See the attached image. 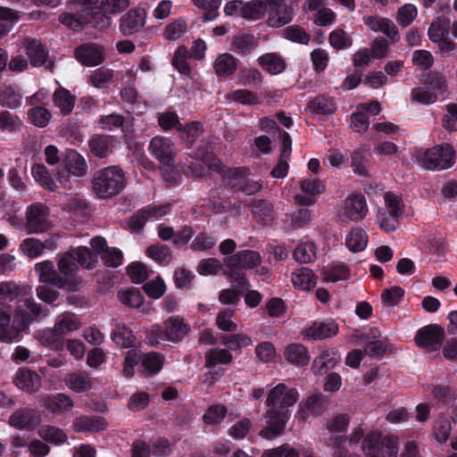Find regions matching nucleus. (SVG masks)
Returning a JSON list of instances; mask_svg holds the SVG:
<instances>
[{"label":"nucleus","mask_w":457,"mask_h":457,"mask_svg":"<svg viewBox=\"0 0 457 457\" xmlns=\"http://www.w3.org/2000/svg\"><path fill=\"white\" fill-rule=\"evenodd\" d=\"M126 186L123 171L117 166H110L95 173L92 189L100 198L118 195Z\"/></svg>","instance_id":"obj_1"},{"label":"nucleus","mask_w":457,"mask_h":457,"mask_svg":"<svg viewBox=\"0 0 457 457\" xmlns=\"http://www.w3.org/2000/svg\"><path fill=\"white\" fill-rule=\"evenodd\" d=\"M190 331V326L179 316H171L163 322V327L154 325L147 333L151 345L157 346L162 342L178 343Z\"/></svg>","instance_id":"obj_2"},{"label":"nucleus","mask_w":457,"mask_h":457,"mask_svg":"<svg viewBox=\"0 0 457 457\" xmlns=\"http://www.w3.org/2000/svg\"><path fill=\"white\" fill-rule=\"evenodd\" d=\"M417 160L425 170H443L453 165L455 153L449 144L438 145L420 153Z\"/></svg>","instance_id":"obj_3"},{"label":"nucleus","mask_w":457,"mask_h":457,"mask_svg":"<svg viewBox=\"0 0 457 457\" xmlns=\"http://www.w3.org/2000/svg\"><path fill=\"white\" fill-rule=\"evenodd\" d=\"M384 200L385 207L378 209L377 221L381 229L389 233L399 226V218L403 212L404 204L400 196L389 192L385 194Z\"/></svg>","instance_id":"obj_4"},{"label":"nucleus","mask_w":457,"mask_h":457,"mask_svg":"<svg viewBox=\"0 0 457 457\" xmlns=\"http://www.w3.org/2000/svg\"><path fill=\"white\" fill-rule=\"evenodd\" d=\"M25 229L29 234H42L53 228L50 210L42 203L29 205L25 212Z\"/></svg>","instance_id":"obj_5"},{"label":"nucleus","mask_w":457,"mask_h":457,"mask_svg":"<svg viewBox=\"0 0 457 457\" xmlns=\"http://www.w3.org/2000/svg\"><path fill=\"white\" fill-rule=\"evenodd\" d=\"M248 170L244 167L227 169L222 170V178L231 188L241 191L246 195H252L259 192L262 185L247 179Z\"/></svg>","instance_id":"obj_6"},{"label":"nucleus","mask_w":457,"mask_h":457,"mask_svg":"<svg viewBox=\"0 0 457 457\" xmlns=\"http://www.w3.org/2000/svg\"><path fill=\"white\" fill-rule=\"evenodd\" d=\"M368 213V205L365 197L361 195L352 194L345 197L338 216L343 221L358 222L363 220Z\"/></svg>","instance_id":"obj_7"},{"label":"nucleus","mask_w":457,"mask_h":457,"mask_svg":"<svg viewBox=\"0 0 457 457\" xmlns=\"http://www.w3.org/2000/svg\"><path fill=\"white\" fill-rule=\"evenodd\" d=\"M445 338V330L436 324L421 328L415 336V343L428 352L438 350Z\"/></svg>","instance_id":"obj_8"},{"label":"nucleus","mask_w":457,"mask_h":457,"mask_svg":"<svg viewBox=\"0 0 457 457\" xmlns=\"http://www.w3.org/2000/svg\"><path fill=\"white\" fill-rule=\"evenodd\" d=\"M299 394L295 388H288L280 383L273 387L268 394L266 404L274 409H287L298 400Z\"/></svg>","instance_id":"obj_9"},{"label":"nucleus","mask_w":457,"mask_h":457,"mask_svg":"<svg viewBox=\"0 0 457 457\" xmlns=\"http://www.w3.org/2000/svg\"><path fill=\"white\" fill-rule=\"evenodd\" d=\"M328 405L326 397L321 393L315 392L299 403L297 415L302 420H306L309 415L317 418L327 411Z\"/></svg>","instance_id":"obj_10"},{"label":"nucleus","mask_w":457,"mask_h":457,"mask_svg":"<svg viewBox=\"0 0 457 457\" xmlns=\"http://www.w3.org/2000/svg\"><path fill=\"white\" fill-rule=\"evenodd\" d=\"M146 11L141 7L130 9L125 12L119 21V29L120 33L125 37H129L145 25Z\"/></svg>","instance_id":"obj_11"},{"label":"nucleus","mask_w":457,"mask_h":457,"mask_svg":"<svg viewBox=\"0 0 457 457\" xmlns=\"http://www.w3.org/2000/svg\"><path fill=\"white\" fill-rule=\"evenodd\" d=\"M380 111L381 107L378 101H372L370 104H360L357 105V111L351 115V128L358 133L365 132L370 126L367 113L375 116Z\"/></svg>","instance_id":"obj_12"},{"label":"nucleus","mask_w":457,"mask_h":457,"mask_svg":"<svg viewBox=\"0 0 457 457\" xmlns=\"http://www.w3.org/2000/svg\"><path fill=\"white\" fill-rule=\"evenodd\" d=\"M76 59L86 66H97L104 61V48L96 43H85L74 51Z\"/></svg>","instance_id":"obj_13"},{"label":"nucleus","mask_w":457,"mask_h":457,"mask_svg":"<svg viewBox=\"0 0 457 457\" xmlns=\"http://www.w3.org/2000/svg\"><path fill=\"white\" fill-rule=\"evenodd\" d=\"M151 154L163 165H170L175 158V146L171 139L164 137H154L149 145Z\"/></svg>","instance_id":"obj_14"},{"label":"nucleus","mask_w":457,"mask_h":457,"mask_svg":"<svg viewBox=\"0 0 457 457\" xmlns=\"http://www.w3.org/2000/svg\"><path fill=\"white\" fill-rule=\"evenodd\" d=\"M30 321V314L24 308V304L19 305L14 312L12 330L0 329V340L7 343L18 340L19 332L27 328Z\"/></svg>","instance_id":"obj_15"},{"label":"nucleus","mask_w":457,"mask_h":457,"mask_svg":"<svg viewBox=\"0 0 457 457\" xmlns=\"http://www.w3.org/2000/svg\"><path fill=\"white\" fill-rule=\"evenodd\" d=\"M268 24L273 28H280L292 20V9L288 7L284 0H269Z\"/></svg>","instance_id":"obj_16"},{"label":"nucleus","mask_w":457,"mask_h":457,"mask_svg":"<svg viewBox=\"0 0 457 457\" xmlns=\"http://www.w3.org/2000/svg\"><path fill=\"white\" fill-rule=\"evenodd\" d=\"M266 418L268 426L260 431V435L266 438H273L280 435L288 419L287 411L274 408L267 411Z\"/></svg>","instance_id":"obj_17"},{"label":"nucleus","mask_w":457,"mask_h":457,"mask_svg":"<svg viewBox=\"0 0 457 457\" xmlns=\"http://www.w3.org/2000/svg\"><path fill=\"white\" fill-rule=\"evenodd\" d=\"M363 21L372 31L385 34L392 43L399 41L398 29L391 20L379 15H373L364 17Z\"/></svg>","instance_id":"obj_18"},{"label":"nucleus","mask_w":457,"mask_h":457,"mask_svg":"<svg viewBox=\"0 0 457 457\" xmlns=\"http://www.w3.org/2000/svg\"><path fill=\"white\" fill-rule=\"evenodd\" d=\"M8 423L17 429L32 430L40 423V417L33 409H20L10 416Z\"/></svg>","instance_id":"obj_19"},{"label":"nucleus","mask_w":457,"mask_h":457,"mask_svg":"<svg viewBox=\"0 0 457 457\" xmlns=\"http://www.w3.org/2000/svg\"><path fill=\"white\" fill-rule=\"evenodd\" d=\"M226 266L229 268H243L245 270L253 269L262 262V257L256 251H239L234 255L225 259Z\"/></svg>","instance_id":"obj_20"},{"label":"nucleus","mask_w":457,"mask_h":457,"mask_svg":"<svg viewBox=\"0 0 457 457\" xmlns=\"http://www.w3.org/2000/svg\"><path fill=\"white\" fill-rule=\"evenodd\" d=\"M13 383L20 389L32 394L41 387V378L37 372L29 369L21 368L13 378Z\"/></svg>","instance_id":"obj_21"},{"label":"nucleus","mask_w":457,"mask_h":457,"mask_svg":"<svg viewBox=\"0 0 457 457\" xmlns=\"http://www.w3.org/2000/svg\"><path fill=\"white\" fill-rule=\"evenodd\" d=\"M35 270L43 283L51 284L59 288L66 287L67 279L57 274L54 263L50 261L38 262L35 265Z\"/></svg>","instance_id":"obj_22"},{"label":"nucleus","mask_w":457,"mask_h":457,"mask_svg":"<svg viewBox=\"0 0 457 457\" xmlns=\"http://www.w3.org/2000/svg\"><path fill=\"white\" fill-rule=\"evenodd\" d=\"M58 270L62 274L61 277L67 279L66 287L72 291L79 289L80 280L73 278L69 280V278L73 276L79 270L75 259L71 256V253L67 252L58 262Z\"/></svg>","instance_id":"obj_23"},{"label":"nucleus","mask_w":457,"mask_h":457,"mask_svg":"<svg viewBox=\"0 0 457 457\" xmlns=\"http://www.w3.org/2000/svg\"><path fill=\"white\" fill-rule=\"evenodd\" d=\"M338 327L332 320L315 321L311 327L304 329L303 335L314 340H321L337 335Z\"/></svg>","instance_id":"obj_24"},{"label":"nucleus","mask_w":457,"mask_h":457,"mask_svg":"<svg viewBox=\"0 0 457 457\" xmlns=\"http://www.w3.org/2000/svg\"><path fill=\"white\" fill-rule=\"evenodd\" d=\"M43 407L53 414H62L73 407V402L65 394L46 396L42 402Z\"/></svg>","instance_id":"obj_25"},{"label":"nucleus","mask_w":457,"mask_h":457,"mask_svg":"<svg viewBox=\"0 0 457 457\" xmlns=\"http://www.w3.org/2000/svg\"><path fill=\"white\" fill-rule=\"evenodd\" d=\"M79 327L80 322L78 317L72 312H65L56 317L53 335L58 337L67 335Z\"/></svg>","instance_id":"obj_26"},{"label":"nucleus","mask_w":457,"mask_h":457,"mask_svg":"<svg viewBox=\"0 0 457 457\" xmlns=\"http://www.w3.org/2000/svg\"><path fill=\"white\" fill-rule=\"evenodd\" d=\"M23 46L26 50L31 65L35 67L42 66L47 58V53L40 41L36 38H25Z\"/></svg>","instance_id":"obj_27"},{"label":"nucleus","mask_w":457,"mask_h":457,"mask_svg":"<svg viewBox=\"0 0 457 457\" xmlns=\"http://www.w3.org/2000/svg\"><path fill=\"white\" fill-rule=\"evenodd\" d=\"M90 152L99 157L105 158L112 153V137L106 135H94L88 141Z\"/></svg>","instance_id":"obj_28"},{"label":"nucleus","mask_w":457,"mask_h":457,"mask_svg":"<svg viewBox=\"0 0 457 457\" xmlns=\"http://www.w3.org/2000/svg\"><path fill=\"white\" fill-rule=\"evenodd\" d=\"M73 429L77 432H98L106 428V422L99 417L81 416L74 420Z\"/></svg>","instance_id":"obj_29"},{"label":"nucleus","mask_w":457,"mask_h":457,"mask_svg":"<svg viewBox=\"0 0 457 457\" xmlns=\"http://www.w3.org/2000/svg\"><path fill=\"white\" fill-rule=\"evenodd\" d=\"M258 64L267 72L277 75L286 70V62L277 53H268L258 58Z\"/></svg>","instance_id":"obj_30"},{"label":"nucleus","mask_w":457,"mask_h":457,"mask_svg":"<svg viewBox=\"0 0 457 457\" xmlns=\"http://www.w3.org/2000/svg\"><path fill=\"white\" fill-rule=\"evenodd\" d=\"M291 281L293 285L303 290H310L317 283V278L312 270L306 267H301L292 273Z\"/></svg>","instance_id":"obj_31"},{"label":"nucleus","mask_w":457,"mask_h":457,"mask_svg":"<svg viewBox=\"0 0 457 457\" xmlns=\"http://www.w3.org/2000/svg\"><path fill=\"white\" fill-rule=\"evenodd\" d=\"M370 154L368 149L359 147L355 149L351 154V167L354 173L367 177L369 175L368 163L370 161Z\"/></svg>","instance_id":"obj_32"},{"label":"nucleus","mask_w":457,"mask_h":457,"mask_svg":"<svg viewBox=\"0 0 457 457\" xmlns=\"http://www.w3.org/2000/svg\"><path fill=\"white\" fill-rule=\"evenodd\" d=\"M285 358L297 366L307 365L311 359L307 348L301 344L289 345L285 351Z\"/></svg>","instance_id":"obj_33"},{"label":"nucleus","mask_w":457,"mask_h":457,"mask_svg":"<svg viewBox=\"0 0 457 457\" xmlns=\"http://www.w3.org/2000/svg\"><path fill=\"white\" fill-rule=\"evenodd\" d=\"M338 361L339 355L337 353L325 351L314 359L312 369L315 374L321 375L333 369Z\"/></svg>","instance_id":"obj_34"},{"label":"nucleus","mask_w":457,"mask_h":457,"mask_svg":"<svg viewBox=\"0 0 457 457\" xmlns=\"http://www.w3.org/2000/svg\"><path fill=\"white\" fill-rule=\"evenodd\" d=\"M236 58L228 53L220 54L213 62L215 73L219 77H228L237 71Z\"/></svg>","instance_id":"obj_35"},{"label":"nucleus","mask_w":457,"mask_h":457,"mask_svg":"<svg viewBox=\"0 0 457 457\" xmlns=\"http://www.w3.org/2000/svg\"><path fill=\"white\" fill-rule=\"evenodd\" d=\"M112 340L121 348H130L135 345L136 337L125 324L117 323L112 333Z\"/></svg>","instance_id":"obj_36"},{"label":"nucleus","mask_w":457,"mask_h":457,"mask_svg":"<svg viewBox=\"0 0 457 457\" xmlns=\"http://www.w3.org/2000/svg\"><path fill=\"white\" fill-rule=\"evenodd\" d=\"M76 97L69 90L59 87L53 95V102L64 115L70 114L75 105Z\"/></svg>","instance_id":"obj_37"},{"label":"nucleus","mask_w":457,"mask_h":457,"mask_svg":"<svg viewBox=\"0 0 457 457\" xmlns=\"http://www.w3.org/2000/svg\"><path fill=\"white\" fill-rule=\"evenodd\" d=\"M451 21L445 16L437 17L428 29V35L432 42L442 41L449 33Z\"/></svg>","instance_id":"obj_38"},{"label":"nucleus","mask_w":457,"mask_h":457,"mask_svg":"<svg viewBox=\"0 0 457 457\" xmlns=\"http://www.w3.org/2000/svg\"><path fill=\"white\" fill-rule=\"evenodd\" d=\"M205 366L208 368L215 367L219 364H228L233 357L229 350L223 348H212L205 353Z\"/></svg>","instance_id":"obj_39"},{"label":"nucleus","mask_w":457,"mask_h":457,"mask_svg":"<svg viewBox=\"0 0 457 457\" xmlns=\"http://www.w3.org/2000/svg\"><path fill=\"white\" fill-rule=\"evenodd\" d=\"M269 3V0H253L245 3L243 17L250 20L261 19L267 12Z\"/></svg>","instance_id":"obj_40"},{"label":"nucleus","mask_w":457,"mask_h":457,"mask_svg":"<svg viewBox=\"0 0 457 457\" xmlns=\"http://www.w3.org/2000/svg\"><path fill=\"white\" fill-rule=\"evenodd\" d=\"M69 252L71 256L86 269H93L97 262V257L87 246H78L71 249Z\"/></svg>","instance_id":"obj_41"},{"label":"nucleus","mask_w":457,"mask_h":457,"mask_svg":"<svg viewBox=\"0 0 457 457\" xmlns=\"http://www.w3.org/2000/svg\"><path fill=\"white\" fill-rule=\"evenodd\" d=\"M119 300L125 305L137 308L145 313H148L150 307L143 304V295L138 291L123 290L118 293Z\"/></svg>","instance_id":"obj_42"},{"label":"nucleus","mask_w":457,"mask_h":457,"mask_svg":"<svg viewBox=\"0 0 457 457\" xmlns=\"http://www.w3.org/2000/svg\"><path fill=\"white\" fill-rule=\"evenodd\" d=\"M66 167L71 174L77 177L84 176L87 170L85 159L76 151H70L67 154Z\"/></svg>","instance_id":"obj_43"},{"label":"nucleus","mask_w":457,"mask_h":457,"mask_svg":"<svg viewBox=\"0 0 457 457\" xmlns=\"http://www.w3.org/2000/svg\"><path fill=\"white\" fill-rule=\"evenodd\" d=\"M368 243V236L366 232L360 228H353L346 237V245L353 252L362 251Z\"/></svg>","instance_id":"obj_44"},{"label":"nucleus","mask_w":457,"mask_h":457,"mask_svg":"<svg viewBox=\"0 0 457 457\" xmlns=\"http://www.w3.org/2000/svg\"><path fill=\"white\" fill-rule=\"evenodd\" d=\"M254 216L258 221L263 225L270 224L273 219V208L270 202L266 200H259L253 204Z\"/></svg>","instance_id":"obj_45"},{"label":"nucleus","mask_w":457,"mask_h":457,"mask_svg":"<svg viewBox=\"0 0 457 457\" xmlns=\"http://www.w3.org/2000/svg\"><path fill=\"white\" fill-rule=\"evenodd\" d=\"M52 118L49 110L43 106H36L29 110L28 119L31 124L37 128H46Z\"/></svg>","instance_id":"obj_46"},{"label":"nucleus","mask_w":457,"mask_h":457,"mask_svg":"<svg viewBox=\"0 0 457 457\" xmlns=\"http://www.w3.org/2000/svg\"><path fill=\"white\" fill-rule=\"evenodd\" d=\"M87 19L88 18L87 15L82 16L79 13L77 14L74 12L71 13H62L59 16V21L74 31L81 30L87 25H88Z\"/></svg>","instance_id":"obj_47"},{"label":"nucleus","mask_w":457,"mask_h":457,"mask_svg":"<svg viewBox=\"0 0 457 457\" xmlns=\"http://www.w3.org/2000/svg\"><path fill=\"white\" fill-rule=\"evenodd\" d=\"M66 385L74 392H85L92 387L89 376L83 373H72L66 379Z\"/></svg>","instance_id":"obj_48"},{"label":"nucleus","mask_w":457,"mask_h":457,"mask_svg":"<svg viewBox=\"0 0 457 457\" xmlns=\"http://www.w3.org/2000/svg\"><path fill=\"white\" fill-rule=\"evenodd\" d=\"M255 46L256 40L250 34L237 35L232 40V50L239 54L249 53Z\"/></svg>","instance_id":"obj_49"},{"label":"nucleus","mask_w":457,"mask_h":457,"mask_svg":"<svg viewBox=\"0 0 457 457\" xmlns=\"http://www.w3.org/2000/svg\"><path fill=\"white\" fill-rule=\"evenodd\" d=\"M37 434L42 439L54 444H62L67 439L66 434L61 428L49 425L40 427Z\"/></svg>","instance_id":"obj_50"},{"label":"nucleus","mask_w":457,"mask_h":457,"mask_svg":"<svg viewBox=\"0 0 457 457\" xmlns=\"http://www.w3.org/2000/svg\"><path fill=\"white\" fill-rule=\"evenodd\" d=\"M146 254L149 258L160 264L169 263L172 259L170 248L163 245H153L146 248Z\"/></svg>","instance_id":"obj_51"},{"label":"nucleus","mask_w":457,"mask_h":457,"mask_svg":"<svg viewBox=\"0 0 457 457\" xmlns=\"http://www.w3.org/2000/svg\"><path fill=\"white\" fill-rule=\"evenodd\" d=\"M220 343L224 345H228L231 351H237L243 347H246L253 344L251 337L245 334H233L229 336H224L220 339Z\"/></svg>","instance_id":"obj_52"},{"label":"nucleus","mask_w":457,"mask_h":457,"mask_svg":"<svg viewBox=\"0 0 457 457\" xmlns=\"http://www.w3.org/2000/svg\"><path fill=\"white\" fill-rule=\"evenodd\" d=\"M383 436L379 433L368 434L362 442V450L367 456L378 457Z\"/></svg>","instance_id":"obj_53"},{"label":"nucleus","mask_w":457,"mask_h":457,"mask_svg":"<svg viewBox=\"0 0 457 457\" xmlns=\"http://www.w3.org/2000/svg\"><path fill=\"white\" fill-rule=\"evenodd\" d=\"M350 276V270L345 264H336L322 272V278L328 282H337L345 280Z\"/></svg>","instance_id":"obj_54"},{"label":"nucleus","mask_w":457,"mask_h":457,"mask_svg":"<svg viewBox=\"0 0 457 457\" xmlns=\"http://www.w3.org/2000/svg\"><path fill=\"white\" fill-rule=\"evenodd\" d=\"M189 57L188 49L187 46H179L178 49L174 53V56L172 59V65L175 69L181 74L189 75L190 74V67L187 61Z\"/></svg>","instance_id":"obj_55"},{"label":"nucleus","mask_w":457,"mask_h":457,"mask_svg":"<svg viewBox=\"0 0 457 457\" xmlns=\"http://www.w3.org/2000/svg\"><path fill=\"white\" fill-rule=\"evenodd\" d=\"M22 127L20 117L9 111L0 112V129L14 132Z\"/></svg>","instance_id":"obj_56"},{"label":"nucleus","mask_w":457,"mask_h":457,"mask_svg":"<svg viewBox=\"0 0 457 457\" xmlns=\"http://www.w3.org/2000/svg\"><path fill=\"white\" fill-rule=\"evenodd\" d=\"M187 24L185 20L179 18L170 24L164 29L163 35L167 40H177L180 38L187 31Z\"/></svg>","instance_id":"obj_57"},{"label":"nucleus","mask_w":457,"mask_h":457,"mask_svg":"<svg viewBox=\"0 0 457 457\" xmlns=\"http://www.w3.org/2000/svg\"><path fill=\"white\" fill-rule=\"evenodd\" d=\"M98 0H71L69 9L80 15L89 16L95 10L99 9Z\"/></svg>","instance_id":"obj_58"},{"label":"nucleus","mask_w":457,"mask_h":457,"mask_svg":"<svg viewBox=\"0 0 457 457\" xmlns=\"http://www.w3.org/2000/svg\"><path fill=\"white\" fill-rule=\"evenodd\" d=\"M32 175L39 184L50 191H54L56 185L47 169L43 164H36L32 167Z\"/></svg>","instance_id":"obj_59"},{"label":"nucleus","mask_w":457,"mask_h":457,"mask_svg":"<svg viewBox=\"0 0 457 457\" xmlns=\"http://www.w3.org/2000/svg\"><path fill=\"white\" fill-rule=\"evenodd\" d=\"M113 79V71L110 69L100 68L89 77L90 83L96 88H105Z\"/></svg>","instance_id":"obj_60"},{"label":"nucleus","mask_w":457,"mask_h":457,"mask_svg":"<svg viewBox=\"0 0 457 457\" xmlns=\"http://www.w3.org/2000/svg\"><path fill=\"white\" fill-rule=\"evenodd\" d=\"M312 112L318 114H331L336 111L334 103L324 96L315 97L309 104Z\"/></svg>","instance_id":"obj_61"},{"label":"nucleus","mask_w":457,"mask_h":457,"mask_svg":"<svg viewBox=\"0 0 457 457\" xmlns=\"http://www.w3.org/2000/svg\"><path fill=\"white\" fill-rule=\"evenodd\" d=\"M20 248L28 257L36 258L43 253L45 245H43V242L39 239L29 237L21 242Z\"/></svg>","instance_id":"obj_62"},{"label":"nucleus","mask_w":457,"mask_h":457,"mask_svg":"<svg viewBox=\"0 0 457 457\" xmlns=\"http://www.w3.org/2000/svg\"><path fill=\"white\" fill-rule=\"evenodd\" d=\"M316 248L312 243L299 244L294 252V258L301 263H309L315 259Z\"/></svg>","instance_id":"obj_63"},{"label":"nucleus","mask_w":457,"mask_h":457,"mask_svg":"<svg viewBox=\"0 0 457 457\" xmlns=\"http://www.w3.org/2000/svg\"><path fill=\"white\" fill-rule=\"evenodd\" d=\"M227 408L223 404L211 405L204 413L203 420L208 425H217L226 417Z\"/></svg>","instance_id":"obj_64"}]
</instances>
